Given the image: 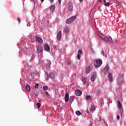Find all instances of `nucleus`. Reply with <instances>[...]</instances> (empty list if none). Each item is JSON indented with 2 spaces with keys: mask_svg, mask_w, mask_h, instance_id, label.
Segmentation results:
<instances>
[{
  "mask_svg": "<svg viewBox=\"0 0 126 126\" xmlns=\"http://www.w3.org/2000/svg\"><path fill=\"white\" fill-rule=\"evenodd\" d=\"M44 0H40V1H41V2H43Z\"/></svg>",
  "mask_w": 126,
  "mask_h": 126,
  "instance_id": "44",
  "label": "nucleus"
},
{
  "mask_svg": "<svg viewBox=\"0 0 126 126\" xmlns=\"http://www.w3.org/2000/svg\"><path fill=\"white\" fill-rule=\"evenodd\" d=\"M39 102L40 103V102H41V100H39Z\"/></svg>",
  "mask_w": 126,
  "mask_h": 126,
  "instance_id": "47",
  "label": "nucleus"
},
{
  "mask_svg": "<svg viewBox=\"0 0 126 126\" xmlns=\"http://www.w3.org/2000/svg\"><path fill=\"white\" fill-rule=\"evenodd\" d=\"M44 49L46 52H49L50 51V46L48 44H45L44 45Z\"/></svg>",
  "mask_w": 126,
  "mask_h": 126,
  "instance_id": "17",
  "label": "nucleus"
},
{
  "mask_svg": "<svg viewBox=\"0 0 126 126\" xmlns=\"http://www.w3.org/2000/svg\"><path fill=\"white\" fill-rule=\"evenodd\" d=\"M109 65L107 64L103 69V71L105 73V74H107L108 73V72L109 71Z\"/></svg>",
  "mask_w": 126,
  "mask_h": 126,
  "instance_id": "9",
  "label": "nucleus"
},
{
  "mask_svg": "<svg viewBox=\"0 0 126 126\" xmlns=\"http://www.w3.org/2000/svg\"><path fill=\"white\" fill-rule=\"evenodd\" d=\"M75 94L77 96H81V95H82V91L79 90H76L75 91Z\"/></svg>",
  "mask_w": 126,
  "mask_h": 126,
  "instance_id": "8",
  "label": "nucleus"
},
{
  "mask_svg": "<svg viewBox=\"0 0 126 126\" xmlns=\"http://www.w3.org/2000/svg\"><path fill=\"white\" fill-rule=\"evenodd\" d=\"M75 114L77 115V116H80V115H81V112L79 111H76Z\"/></svg>",
  "mask_w": 126,
  "mask_h": 126,
  "instance_id": "25",
  "label": "nucleus"
},
{
  "mask_svg": "<svg viewBox=\"0 0 126 126\" xmlns=\"http://www.w3.org/2000/svg\"><path fill=\"white\" fill-rule=\"evenodd\" d=\"M67 64H68V65H71V63H70V62L68 61Z\"/></svg>",
  "mask_w": 126,
  "mask_h": 126,
  "instance_id": "38",
  "label": "nucleus"
},
{
  "mask_svg": "<svg viewBox=\"0 0 126 126\" xmlns=\"http://www.w3.org/2000/svg\"><path fill=\"white\" fill-rule=\"evenodd\" d=\"M101 54L102 55V56H104L105 54L104 53V51H101Z\"/></svg>",
  "mask_w": 126,
  "mask_h": 126,
  "instance_id": "36",
  "label": "nucleus"
},
{
  "mask_svg": "<svg viewBox=\"0 0 126 126\" xmlns=\"http://www.w3.org/2000/svg\"><path fill=\"white\" fill-rule=\"evenodd\" d=\"M35 88L36 89L39 88V84L37 83L35 85Z\"/></svg>",
  "mask_w": 126,
  "mask_h": 126,
  "instance_id": "32",
  "label": "nucleus"
},
{
  "mask_svg": "<svg viewBox=\"0 0 126 126\" xmlns=\"http://www.w3.org/2000/svg\"><path fill=\"white\" fill-rule=\"evenodd\" d=\"M55 75H56V74L53 72H51L49 74V77H50L51 79H54V78H55Z\"/></svg>",
  "mask_w": 126,
  "mask_h": 126,
  "instance_id": "14",
  "label": "nucleus"
},
{
  "mask_svg": "<svg viewBox=\"0 0 126 126\" xmlns=\"http://www.w3.org/2000/svg\"><path fill=\"white\" fill-rule=\"evenodd\" d=\"M44 95H45V96H46V97L49 96V93H48V92H46L44 94Z\"/></svg>",
  "mask_w": 126,
  "mask_h": 126,
  "instance_id": "34",
  "label": "nucleus"
},
{
  "mask_svg": "<svg viewBox=\"0 0 126 126\" xmlns=\"http://www.w3.org/2000/svg\"><path fill=\"white\" fill-rule=\"evenodd\" d=\"M48 88H49V87L47 86H44L43 87V90H45V91H46V90H47Z\"/></svg>",
  "mask_w": 126,
  "mask_h": 126,
  "instance_id": "29",
  "label": "nucleus"
},
{
  "mask_svg": "<svg viewBox=\"0 0 126 126\" xmlns=\"http://www.w3.org/2000/svg\"><path fill=\"white\" fill-rule=\"evenodd\" d=\"M75 16H72V17L67 19L66 20V24H70V23H71V22H72V21H73L74 20H75Z\"/></svg>",
  "mask_w": 126,
  "mask_h": 126,
  "instance_id": "5",
  "label": "nucleus"
},
{
  "mask_svg": "<svg viewBox=\"0 0 126 126\" xmlns=\"http://www.w3.org/2000/svg\"><path fill=\"white\" fill-rule=\"evenodd\" d=\"M36 51L38 55H42V54H43V48H42V46L36 45Z\"/></svg>",
  "mask_w": 126,
  "mask_h": 126,
  "instance_id": "4",
  "label": "nucleus"
},
{
  "mask_svg": "<svg viewBox=\"0 0 126 126\" xmlns=\"http://www.w3.org/2000/svg\"><path fill=\"white\" fill-rule=\"evenodd\" d=\"M79 1H83V0H79Z\"/></svg>",
  "mask_w": 126,
  "mask_h": 126,
  "instance_id": "46",
  "label": "nucleus"
},
{
  "mask_svg": "<svg viewBox=\"0 0 126 126\" xmlns=\"http://www.w3.org/2000/svg\"><path fill=\"white\" fill-rule=\"evenodd\" d=\"M45 65L47 67V68H50V66L51 65V61L49 60L46 61V63H45Z\"/></svg>",
  "mask_w": 126,
  "mask_h": 126,
  "instance_id": "13",
  "label": "nucleus"
},
{
  "mask_svg": "<svg viewBox=\"0 0 126 126\" xmlns=\"http://www.w3.org/2000/svg\"><path fill=\"white\" fill-rule=\"evenodd\" d=\"M108 80L111 82H113V76L112 73H109L108 75Z\"/></svg>",
  "mask_w": 126,
  "mask_h": 126,
  "instance_id": "15",
  "label": "nucleus"
},
{
  "mask_svg": "<svg viewBox=\"0 0 126 126\" xmlns=\"http://www.w3.org/2000/svg\"><path fill=\"white\" fill-rule=\"evenodd\" d=\"M26 90H27V91H30V85L28 84L26 86Z\"/></svg>",
  "mask_w": 126,
  "mask_h": 126,
  "instance_id": "23",
  "label": "nucleus"
},
{
  "mask_svg": "<svg viewBox=\"0 0 126 126\" xmlns=\"http://www.w3.org/2000/svg\"><path fill=\"white\" fill-rule=\"evenodd\" d=\"M54 0H49V1H50V2H51V3H53L54 2Z\"/></svg>",
  "mask_w": 126,
  "mask_h": 126,
  "instance_id": "40",
  "label": "nucleus"
},
{
  "mask_svg": "<svg viewBox=\"0 0 126 126\" xmlns=\"http://www.w3.org/2000/svg\"><path fill=\"white\" fill-rule=\"evenodd\" d=\"M104 5L105 6H109V5H110V2H106L105 4H104Z\"/></svg>",
  "mask_w": 126,
  "mask_h": 126,
  "instance_id": "33",
  "label": "nucleus"
},
{
  "mask_svg": "<svg viewBox=\"0 0 126 126\" xmlns=\"http://www.w3.org/2000/svg\"><path fill=\"white\" fill-rule=\"evenodd\" d=\"M50 10L52 11H55V5H52L50 8Z\"/></svg>",
  "mask_w": 126,
  "mask_h": 126,
  "instance_id": "26",
  "label": "nucleus"
},
{
  "mask_svg": "<svg viewBox=\"0 0 126 126\" xmlns=\"http://www.w3.org/2000/svg\"><path fill=\"white\" fill-rule=\"evenodd\" d=\"M27 26H28V24H27Z\"/></svg>",
  "mask_w": 126,
  "mask_h": 126,
  "instance_id": "48",
  "label": "nucleus"
},
{
  "mask_svg": "<svg viewBox=\"0 0 126 126\" xmlns=\"http://www.w3.org/2000/svg\"><path fill=\"white\" fill-rule=\"evenodd\" d=\"M106 0H103V3H104V4L106 3Z\"/></svg>",
  "mask_w": 126,
  "mask_h": 126,
  "instance_id": "43",
  "label": "nucleus"
},
{
  "mask_svg": "<svg viewBox=\"0 0 126 126\" xmlns=\"http://www.w3.org/2000/svg\"><path fill=\"white\" fill-rule=\"evenodd\" d=\"M86 99H87V100H90V99H91V96L86 95Z\"/></svg>",
  "mask_w": 126,
  "mask_h": 126,
  "instance_id": "30",
  "label": "nucleus"
},
{
  "mask_svg": "<svg viewBox=\"0 0 126 126\" xmlns=\"http://www.w3.org/2000/svg\"><path fill=\"white\" fill-rule=\"evenodd\" d=\"M117 104H118V109L121 110V109H122V104L121 103V101H118L117 102Z\"/></svg>",
  "mask_w": 126,
  "mask_h": 126,
  "instance_id": "22",
  "label": "nucleus"
},
{
  "mask_svg": "<svg viewBox=\"0 0 126 126\" xmlns=\"http://www.w3.org/2000/svg\"><path fill=\"white\" fill-rule=\"evenodd\" d=\"M17 21H18L19 23H20V18H18Z\"/></svg>",
  "mask_w": 126,
  "mask_h": 126,
  "instance_id": "39",
  "label": "nucleus"
},
{
  "mask_svg": "<svg viewBox=\"0 0 126 126\" xmlns=\"http://www.w3.org/2000/svg\"><path fill=\"white\" fill-rule=\"evenodd\" d=\"M68 7L69 8V10L70 11H72L73 10V3H72V2L70 1L68 4Z\"/></svg>",
  "mask_w": 126,
  "mask_h": 126,
  "instance_id": "6",
  "label": "nucleus"
},
{
  "mask_svg": "<svg viewBox=\"0 0 126 126\" xmlns=\"http://www.w3.org/2000/svg\"><path fill=\"white\" fill-rule=\"evenodd\" d=\"M44 78L46 79V80H49V74L47 72L45 73Z\"/></svg>",
  "mask_w": 126,
  "mask_h": 126,
  "instance_id": "20",
  "label": "nucleus"
},
{
  "mask_svg": "<svg viewBox=\"0 0 126 126\" xmlns=\"http://www.w3.org/2000/svg\"><path fill=\"white\" fill-rule=\"evenodd\" d=\"M91 70L90 67H85V72L86 73H90Z\"/></svg>",
  "mask_w": 126,
  "mask_h": 126,
  "instance_id": "16",
  "label": "nucleus"
},
{
  "mask_svg": "<svg viewBox=\"0 0 126 126\" xmlns=\"http://www.w3.org/2000/svg\"><path fill=\"white\" fill-rule=\"evenodd\" d=\"M99 2H102V0H99Z\"/></svg>",
  "mask_w": 126,
  "mask_h": 126,
  "instance_id": "45",
  "label": "nucleus"
},
{
  "mask_svg": "<svg viewBox=\"0 0 126 126\" xmlns=\"http://www.w3.org/2000/svg\"><path fill=\"white\" fill-rule=\"evenodd\" d=\"M98 36L101 40L105 41V42H107L108 43L113 42V39L110 36H106L103 34H98Z\"/></svg>",
  "mask_w": 126,
  "mask_h": 126,
  "instance_id": "2",
  "label": "nucleus"
},
{
  "mask_svg": "<svg viewBox=\"0 0 126 126\" xmlns=\"http://www.w3.org/2000/svg\"><path fill=\"white\" fill-rule=\"evenodd\" d=\"M30 66H31V67H32V66L31 65Z\"/></svg>",
  "mask_w": 126,
  "mask_h": 126,
  "instance_id": "49",
  "label": "nucleus"
},
{
  "mask_svg": "<svg viewBox=\"0 0 126 126\" xmlns=\"http://www.w3.org/2000/svg\"><path fill=\"white\" fill-rule=\"evenodd\" d=\"M40 93V91L36 90L34 92V95L35 97H38L39 96V94Z\"/></svg>",
  "mask_w": 126,
  "mask_h": 126,
  "instance_id": "18",
  "label": "nucleus"
},
{
  "mask_svg": "<svg viewBox=\"0 0 126 126\" xmlns=\"http://www.w3.org/2000/svg\"><path fill=\"white\" fill-rule=\"evenodd\" d=\"M103 62L101 59H97L94 62V65L95 67H100L102 65Z\"/></svg>",
  "mask_w": 126,
  "mask_h": 126,
  "instance_id": "3",
  "label": "nucleus"
},
{
  "mask_svg": "<svg viewBox=\"0 0 126 126\" xmlns=\"http://www.w3.org/2000/svg\"><path fill=\"white\" fill-rule=\"evenodd\" d=\"M69 102V104H72V102L74 100V96H69V94H68L67 92L65 93V102L67 103Z\"/></svg>",
  "mask_w": 126,
  "mask_h": 126,
  "instance_id": "1",
  "label": "nucleus"
},
{
  "mask_svg": "<svg viewBox=\"0 0 126 126\" xmlns=\"http://www.w3.org/2000/svg\"><path fill=\"white\" fill-rule=\"evenodd\" d=\"M58 0L60 4H61V2L62 1V0Z\"/></svg>",
  "mask_w": 126,
  "mask_h": 126,
  "instance_id": "42",
  "label": "nucleus"
},
{
  "mask_svg": "<svg viewBox=\"0 0 126 126\" xmlns=\"http://www.w3.org/2000/svg\"><path fill=\"white\" fill-rule=\"evenodd\" d=\"M69 31V29L68 28V27H66L64 28L63 30V32H64V33H68Z\"/></svg>",
  "mask_w": 126,
  "mask_h": 126,
  "instance_id": "21",
  "label": "nucleus"
},
{
  "mask_svg": "<svg viewBox=\"0 0 126 126\" xmlns=\"http://www.w3.org/2000/svg\"><path fill=\"white\" fill-rule=\"evenodd\" d=\"M61 38H62V32H59L57 33V40H61Z\"/></svg>",
  "mask_w": 126,
  "mask_h": 126,
  "instance_id": "12",
  "label": "nucleus"
},
{
  "mask_svg": "<svg viewBox=\"0 0 126 126\" xmlns=\"http://www.w3.org/2000/svg\"><path fill=\"white\" fill-rule=\"evenodd\" d=\"M117 121H120V115L117 116Z\"/></svg>",
  "mask_w": 126,
  "mask_h": 126,
  "instance_id": "37",
  "label": "nucleus"
},
{
  "mask_svg": "<svg viewBox=\"0 0 126 126\" xmlns=\"http://www.w3.org/2000/svg\"><path fill=\"white\" fill-rule=\"evenodd\" d=\"M82 81L84 83H86L87 82V80L85 78V77H82Z\"/></svg>",
  "mask_w": 126,
  "mask_h": 126,
  "instance_id": "24",
  "label": "nucleus"
},
{
  "mask_svg": "<svg viewBox=\"0 0 126 126\" xmlns=\"http://www.w3.org/2000/svg\"><path fill=\"white\" fill-rule=\"evenodd\" d=\"M96 75H97V73L95 72H94L91 77V81H94L96 79Z\"/></svg>",
  "mask_w": 126,
  "mask_h": 126,
  "instance_id": "11",
  "label": "nucleus"
},
{
  "mask_svg": "<svg viewBox=\"0 0 126 126\" xmlns=\"http://www.w3.org/2000/svg\"><path fill=\"white\" fill-rule=\"evenodd\" d=\"M90 111L91 113H94V111H95V106L94 105H91Z\"/></svg>",
  "mask_w": 126,
  "mask_h": 126,
  "instance_id": "19",
  "label": "nucleus"
},
{
  "mask_svg": "<svg viewBox=\"0 0 126 126\" xmlns=\"http://www.w3.org/2000/svg\"><path fill=\"white\" fill-rule=\"evenodd\" d=\"M32 1L33 2V3H35L36 1H37V0H33Z\"/></svg>",
  "mask_w": 126,
  "mask_h": 126,
  "instance_id": "41",
  "label": "nucleus"
},
{
  "mask_svg": "<svg viewBox=\"0 0 126 126\" xmlns=\"http://www.w3.org/2000/svg\"><path fill=\"white\" fill-rule=\"evenodd\" d=\"M78 54H79L78 55H81V54H82V50H79L78 51Z\"/></svg>",
  "mask_w": 126,
  "mask_h": 126,
  "instance_id": "31",
  "label": "nucleus"
},
{
  "mask_svg": "<svg viewBox=\"0 0 126 126\" xmlns=\"http://www.w3.org/2000/svg\"><path fill=\"white\" fill-rule=\"evenodd\" d=\"M117 82L121 85L123 83V76L119 75L117 79Z\"/></svg>",
  "mask_w": 126,
  "mask_h": 126,
  "instance_id": "7",
  "label": "nucleus"
},
{
  "mask_svg": "<svg viewBox=\"0 0 126 126\" xmlns=\"http://www.w3.org/2000/svg\"><path fill=\"white\" fill-rule=\"evenodd\" d=\"M96 92L98 96H99V95H100V94L101 93V91H100V90H98V89L96 90Z\"/></svg>",
  "mask_w": 126,
  "mask_h": 126,
  "instance_id": "27",
  "label": "nucleus"
},
{
  "mask_svg": "<svg viewBox=\"0 0 126 126\" xmlns=\"http://www.w3.org/2000/svg\"><path fill=\"white\" fill-rule=\"evenodd\" d=\"M77 58H78V60L80 61V55H79V54L77 55Z\"/></svg>",
  "mask_w": 126,
  "mask_h": 126,
  "instance_id": "35",
  "label": "nucleus"
},
{
  "mask_svg": "<svg viewBox=\"0 0 126 126\" xmlns=\"http://www.w3.org/2000/svg\"><path fill=\"white\" fill-rule=\"evenodd\" d=\"M35 40H36V41H37V42H38L40 44H43V39H42V38H41L38 36H36L35 37Z\"/></svg>",
  "mask_w": 126,
  "mask_h": 126,
  "instance_id": "10",
  "label": "nucleus"
},
{
  "mask_svg": "<svg viewBox=\"0 0 126 126\" xmlns=\"http://www.w3.org/2000/svg\"><path fill=\"white\" fill-rule=\"evenodd\" d=\"M36 106L38 109H40V107H41V103H40L39 102L36 103Z\"/></svg>",
  "mask_w": 126,
  "mask_h": 126,
  "instance_id": "28",
  "label": "nucleus"
}]
</instances>
